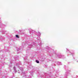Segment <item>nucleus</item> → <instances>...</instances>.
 <instances>
[{
	"label": "nucleus",
	"instance_id": "obj_1",
	"mask_svg": "<svg viewBox=\"0 0 78 78\" xmlns=\"http://www.w3.org/2000/svg\"><path fill=\"white\" fill-rule=\"evenodd\" d=\"M36 62H37V63H39V62L37 60H36Z\"/></svg>",
	"mask_w": 78,
	"mask_h": 78
},
{
	"label": "nucleus",
	"instance_id": "obj_2",
	"mask_svg": "<svg viewBox=\"0 0 78 78\" xmlns=\"http://www.w3.org/2000/svg\"><path fill=\"white\" fill-rule=\"evenodd\" d=\"M16 37H18V38H19V36H18V35H16Z\"/></svg>",
	"mask_w": 78,
	"mask_h": 78
}]
</instances>
